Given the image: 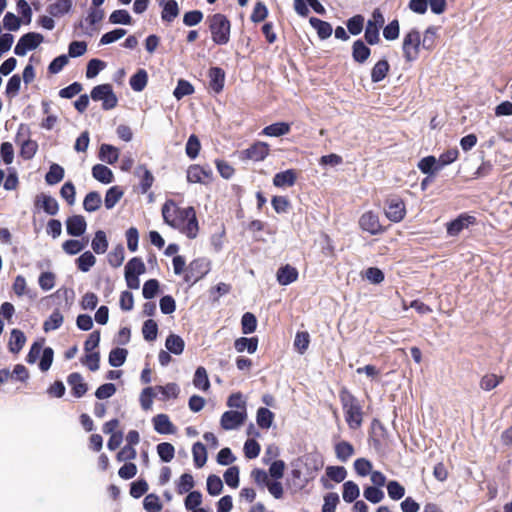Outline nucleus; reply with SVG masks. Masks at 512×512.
Instances as JSON below:
<instances>
[{
    "label": "nucleus",
    "mask_w": 512,
    "mask_h": 512,
    "mask_svg": "<svg viewBox=\"0 0 512 512\" xmlns=\"http://www.w3.org/2000/svg\"><path fill=\"white\" fill-rule=\"evenodd\" d=\"M339 398L344 410L345 420L351 429H358L362 425V406L358 399L347 389L343 388Z\"/></svg>",
    "instance_id": "obj_1"
},
{
    "label": "nucleus",
    "mask_w": 512,
    "mask_h": 512,
    "mask_svg": "<svg viewBox=\"0 0 512 512\" xmlns=\"http://www.w3.org/2000/svg\"><path fill=\"white\" fill-rule=\"evenodd\" d=\"M212 40L217 45H226L230 40L231 24L228 18L216 13L208 18Z\"/></svg>",
    "instance_id": "obj_2"
},
{
    "label": "nucleus",
    "mask_w": 512,
    "mask_h": 512,
    "mask_svg": "<svg viewBox=\"0 0 512 512\" xmlns=\"http://www.w3.org/2000/svg\"><path fill=\"white\" fill-rule=\"evenodd\" d=\"M93 101H101L104 110H111L117 106L118 98L115 95L110 84H100L95 86L90 93Z\"/></svg>",
    "instance_id": "obj_3"
},
{
    "label": "nucleus",
    "mask_w": 512,
    "mask_h": 512,
    "mask_svg": "<svg viewBox=\"0 0 512 512\" xmlns=\"http://www.w3.org/2000/svg\"><path fill=\"white\" fill-rule=\"evenodd\" d=\"M421 46L420 33L416 29H412L404 36L402 49L403 55L407 62H413L419 57Z\"/></svg>",
    "instance_id": "obj_4"
},
{
    "label": "nucleus",
    "mask_w": 512,
    "mask_h": 512,
    "mask_svg": "<svg viewBox=\"0 0 512 512\" xmlns=\"http://www.w3.org/2000/svg\"><path fill=\"white\" fill-rule=\"evenodd\" d=\"M385 19L379 9H375L371 19L367 21L364 37L368 44L375 45L379 42V30L384 25Z\"/></svg>",
    "instance_id": "obj_5"
},
{
    "label": "nucleus",
    "mask_w": 512,
    "mask_h": 512,
    "mask_svg": "<svg viewBox=\"0 0 512 512\" xmlns=\"http://www.w3.org/2000/svg\"><path fill=\"white\" fill-rule=\"evenodd\" d=\"M44 40L43 35L36 32H29L20 37L15 48L14 53L18 56H24L29 50L36 49Z\"/></svg>",
    "instance_id": "obj_6"
},
{
    "label": "nucleus",
    "mask_w": 512,
    "mask_h": 512,
    "mask_svg": "<svg viewBox=\"0 0 512 512\" xmlns=\"http://www.w3.org/2000/svg\"><path fill=\"white\" fill-rule=\"evenodd\" d=\"M210 270V263L206 258H198L193 260L188 268L185 275L187 282H197L202 279Z\"/></svg>",
    "instance_id": "obj_7"
},
{
    "label": "nucleus",
    "mask_w": 512,
    "mask_h": 512,
    "mask_svg": "<svg viewBox=\"0 0 512 512\" xmlns=\"http://www.w3.org/2000/svg\"><path fill=\"white\" fill-rule=\"evenodd\" d=\"M212 176L213 172L209 166L191 165L187 170V181L189 183L207 185L211 182Z\"/></svg>",
    "instance_id": "obj_8"
},
{
    "label": "nucleus",
    "mask_w": 512,
    "mask_h": 512,
    "mask_svg": "<svg viewBox=\"0 0 512 512\" xmlns=\"http://www.w3.org/2000/svg\"><path fill=\"white\" fill-rule=\"evenodd\" d=\"M247 411L229 410L222 414L220 425L224 430H234L244 424Z\"/></svg>",
    "instance_id": "obj_9"
},
{
    "label": "nucleus",
    "mask_w": 512,
    "mask_h": 512,
    "mask_svg": "<svg viewBox=\"0 0 512 512\" xmlns=\"http://www.w3.org/2000/svg\"><path fill=\"white\" fill-rule=\"evenodd\" d=\"M405 204L398 197H391L386 202L385 215L392 222H400L405 216Z\"/></svg>",
    "instance_id": "obj_10"
},
{
    "label": "nucleus",
    "mask_w": 512,
    "mask_h": 512,
    "mask_svg": "<svg viewBox=\"0 0 512 512\" xmlns=\"http://www.w3.org/2000/svg\"><path fill=\"white\" fill-rule=\"evenodd\" d=\"M269 145L265 142H256L242 151L243 158L258 162L264 160L269 154Z\"/></svg>",
    "instance_id": "obj_11"
},
{
    "label": "nucleus",
    "mask_w": 512,
    "mask_h": 512,
    "mask_svg": "<svg viewBox=\"0 0 512 512\" xmlns=\"http://www.w3.org/2000/svg\"><path fill=\"white\" fill-rule=\"evenodd\" d=\"M359 225L371 235H377L383 231L378 216L372 211H368L361 216Z\"/></svg>",
    "instance_id": "obj_12"
},
{
    "label": "nucleus",
    "mask_w": 512,
    "mask_h": 512,
    "mask_svg": "<svg viewBox=\"0 0 512 512\" xmlns=\"http://www.w3.org/2000/svg\"><path fill=\"white\" fill-rule=\"evenodd\" d=\"M87 228V223L82 215H73L66 220V230L70 236H82Z\"/></svg>",
    "instance_id": "obj_13"
},
{
    "label": "nucleus",
    "mask_w": 512,
    "mask_h": 512,
    "mask_svg": "<svg viewBox=\"0 0 512 512\" xmlns=\"http://www.w3.org/2000/svg\"><path fill=\"white\" fill-rule=\"evenodd\" d=\"M475 222V217L461 214L455 220L447 224V233L450 236H457L463 229Z\"/></svg>",
    "instance_id": "obj_14"
},
{
    "label": "nucleus",
    "mask_w": 512,
    "mask_h": 512,
    "mask_svg": "<svg viewBox=\"0 0 512 512\" xmlns=\"http://www.w3.org/2000/svg\"><path fill=\"white\" fill-rule=\"evenodd\" d=\"M35 205L44 210L48 215H56L59 211V204L55 198L52 196L41 193L36 196Z\"/></svg>",
    "instance_id": "obj_15"
},
{
    "label": "nucleus",
    "mask_w": 512,
    "mask_h": 512,
    "mask_svg": "<svg viewBox=\"0 0 512 512\" xmlns=\"http://www.w3.org/2000/svg\"><path fill=\"white\" fill-rule=\"evenodd\" d=\"M67 383L71 387L72 394L76 398H81L84 396L88 390L87 383L84 382L81 374L74 372L71 373L67 378Z\"/></svg>",
    "instance_id": "obj_16"
},
{
    "label": "nucleus",
    "mask_w": 512,
    "mask_h": 512,
    "mask_svg": "<svg viewBox=\"0 0 512 512\" xmlns=\"http://www.w3.org/2000/svg\"><path fill=\"white\" fill-rule=\"evenodd\" d=\"M276 277L280 285L287 286L297 280L298 271L295 267L286 264L278 269Z\"/></svg>",
    "instance_id": "obj_17"
},
{
    "label": "nucleus",
    "mask_w": 512,
    "mask_h": 512,
    "mask_svg": "<svg viewBox=\"0 0 512 512\" xmlns=\"http://www.w3.org/2000/svg\"><path fill=\"white\" fill-rule=\"evenodd\" d=\"M209 86L215 92L219 93L222 91L225 82V72L220 67H212L208 73Z\"/></svg>",
    "instance_id": "obj_18"
},
{
    "label": "nucleus",
    "mask_w": 512,
    "mask_h": 512,
    "mask_svg": "<svg viewBox=\"0 0 512 512\" xmlns=\"http://www.w3.org/2000/svg\"><path fill=\"white\" fill-rule=\"evenodd\" d=\"M135 176L140 179L141 193L145 194L151 188L154 182V176L151 171L147 169L145 165H139L134 172Z\"/></svg>",
    "instance_id": "obj_19"
},
{
    "label": "nucleus",
    "mask_w": 512,
    "mask_h": 512,
    "mask_svg": "<svg viewBox=\"0 0 512 512\" xmlns=\"http://www.w3.org/2000/svg\"><path fill=\"white\" fill-rule=\"evenodd\" d=\"M297 179L296 172L293 169H288L278 172L273 177V184L276 187H291L295 184Z\"/></svg>",
    "instance_id": "obj_20"
},
{
    "label": "nucleus",
    "mask_w": 512,
    "mask_h": 512,
    "mask_svg": "<svg viewBox=\"0 0 512 512\" xmlns=\"http://www.w3.org/2000/svg\"><path fill=\"white\" fill-rule=\"evenodd\" d=\"M153 425L159 434H173L175 427L166 414H158L153 417Z\"/></svg>",
    "instance_id": "obj_21"
},
{
    "label": "nucleus",
    "mask_w": 512,
    "mask_h": 512,
    "mask_svg": "<svg viewBox=\"0 0 512 512\" xmlns=\"http://www.w3.org/2000/svg\"><path fill=\"white\" fill-rule=\"evenodd\" d=\"M371 55L370 48L365 43L358 39L352 46V58L357 63H364Z\"/></svg>",
    "instance_id": "obj_22"
},
{
    "label": "nucleus",
    "mask_w": 512,
    "mask_h": 512,
    "mask_svg": "<svg viewBox=\"0 0 512 512\" xmlns=\"http://www.w3.org/2000/svg\"><path fill=\"white\" fill-rule=\"evenodd\" d=\"M309 23L317 31L320 39L324 40L332 35L333 28L330 23L316 17H311Z\"/></svg>",
    "instance_id": "obj_23"
},
{
    "label": "nucleus",
    "mask_w": 512,
    "mask_h": 512,
    "mask_svg": "<svg viewBox=\"0 0 512 512\" xmlns=\"http://www.w3.org/2000/svg\"><path fill=\"white\" fill-rule=\"evenodd\" d=\"M234 346L236 351L239 353L247 351L249 354H253L257 350L258 339L256 337H240L235 340Z\"/></svg>",
    "instance_id": "obj_24"
},
{
    "label": "nucleus",
    "mask_w": 512,
    "mask_h": 512,
    "mask_svg": "<svg viewBox=\"0 0 512 512\" xmlns=\"http://www.w3.org/2000/svg\"><path fill=\"white\" fill-rule=\"evenodd\" d=\"M26 337L25 334L19 329H13L9 340V351L11 353H19L25 345Z\"/></svg>",
    "instance_id": "obj_25"
},
{
    "label": "nucleus",
    "mask_w": 512,
    "mask_h": 512,
    "mask_svg": "<svg viewBox=\"0 0 512 512\" xmlns=\"http://www.w3.org/2000/svg\"><path fill=\"white\" fill-rule=\"evenodd\" d=\"M92 175L96 180L103 184H109L114 179L112 170L102 164H96L93 166Z\"/></svg>",
    "instance_id": "obj_26"
},
{
    "label": "nucleus",
    "mask_w": 512,
    "mask_h": 512,
    "mask_svg": "<svg viewBox=\"0 0 512 512\" xmlns=\"http://www.w3.org/2000/svg\"><path fill=\"white\" fill-rule=\"evenodd\" d=\"M99 158L107 164H114L119 158V150L110 144H102L99 150Z\"/></svg>",
    "instance_id": "obj_27"
},
{
    "label": "nucleus",
    "mask_w": 512,
    "mask_h": 512,
    "mask_svg": "<svg viewBox=\"0 0 512 512\" xmlns=\"http://www.w3.org/2000/svg\"><path fill=\"white\" fill-rule=\"evenodd\" d=\"M290 131V124L286 122H277L266 126L262 130V134L270 137H280L288 134Z\"/></svg>",
    "instance_id": "obj_28"
},
{
    "label": "nucleus",
    "mask_w": 512,
    "mask_h": 512,
    "mask_svg": "<svg viewBox=\"0 0 512 512\" xmlns=\"http://www.w3.org/2000/svg\"><path fill=\"white\" fill-rule=\"evenodd\" d=\"M72 8L71 0H57L55 3L50 4L47 7V12L52 17H60L68 13Z\"/></svg>",
    "instance_id": "obj_29"
},
{
    "label": "nucleus",
    "mask_w": 512,
    "mask_h": 512,
    "mask_svg": "<svg viewBox=\"0 0 512 512\" xmlns=\"http://www.w3.org/2000/svg\"><path fill=\"white\" fill-rule=\"evenodd\" d=\"M148 82V74L145 69H139L134 75L131 76L129 84L135 92L144 90Z\"/></svg>",
    "instance_id": "obj_30"
},
{
    "label": "nucleus",
    "mask_w": 512,
    "mask_h": 512,
    "mask_svg": "<svg viewBox=\"0 0 512 512\" xmlns=\"http://www.w3.org/2000/svg\"><path fill=\"white\" fill-rule=\"evenodd\" d=\"M179 207L176 206L173 200H167L162 207V216L166 224L173 227L175 224L177 212Z\"/></svg>",
    "instance_id": "obj_31"
},
{
    "label": "nucleus",
    "mask_w": 512,
    "mask_h": 512,
    "mask_svg": "<svg viewBox=\"0 0 512 512\" xmlns=\"http://www.w3.org/2000/svg\"><path fill=\"white\" fill-rule=\"evenodd\" d=\"M102 204V198L99 192L91 191L89 192L83 201V208L87 212H95L100 208Z\"/></svg>",
    "instance_id": "obj_32"
},
{
    "label": "nucleus",
    "mask_w": 512,
    "mask_h": 512,
    "mask_svg": "<svg viewBox=\"0 0 512 512\" xmlns=\"http://www.w3.org/2000/svg\"><path fill=\"white\" fill-rule=\"evenodd\" d=\"M389 63L387 60L385 59H382V60H379L375 65L374 67L372 68V71H371V80L373 83H378L380 81H382L387 73L389 72Z\"/></svg>",
    "instance_id": "obj_33"
},
{
    "label": "nucleus",
    "mask_w": 512,
    "mask_h": 512,
    "mask_svg": "<svg viewBox=\"0 0 512 512\" xmlns=\"http://www.w3.org/2000/svg\"><path fill=\"white\" fill-rule=\"evenodd\" d=\"M91 247L96 254H104L107 251L108 240L104 231H96L91 242Z\"/></svg>",
    "instance_id": "obj_34"
},
{
    "label": "nucleus",
    "mask_w": 512,
    "mask_h": 512,
    "mask_svg": "<svg viewBox=\"0 0 512 512\" xmlns=\"http://www.w3.org/2000/svg\"><path fill=\"white\" fill-rule=\"evenodd\" d=\"M165 347L170 353L180 355L185 347L184 340L175 334H170L165 341Z\"/></svg>",
    "instance_id": "obj_35"
},
{
    "label": "nucleus",
    "mask_w": 512,
    "mask_h": 512,
    "mask_svg": "<svg viewBox=\"0 0 512 512\" xmlns=\"http://www.w3.org/2000/svg\"><path fill=\"white\" fill-rule=\"evenodd\" d=\"M123 194H124V192L119 186L110 187L105 194V199H104L105 207L107 209L114 208L115 205L122 198Z\"/></svg>",
    "instance_id": "obj_36"
},
{
    "label": "nucleus",
    "mask_w": 512,
    "mask_h": 512,
    "mask_svg": "<svg viewBox=\"0 0 512 512\" xmlns=\"http://www.w3.org/2000/svg\"><path fill=\"white\" fill-rule=\"evenodd\" d=\"M360 495L359 486L353 481H346L343 484V500L347 503L356 502V499Z\"/></svg>",
    "instance_id": "obj_37"
},
{
    "label": "nucleus",
    "mask_w": 512,
    "mask_h": 512,
    "mask_svg": "<svg viewBox=\"0 0 512 512\" xmlns=\"http://www.w3.org/2000/svg\"><path fill=\"white\" fill-rule=\"evenodd\" d=\"M192 455L194 464L197 468H201L206 464L207 461V450L204 444L196 442L192 447Z\"/></svg>",
    "instance_id": "obj_38"
},
{
    "label": "nucleus",
    "mask_w": 512,
    "mask_h": 512,
    "mask_svg": "<svg viewBox=\"0 0 512 512\" xmlns=\"http://www.w3.org/2000/svg\"><path fill=\"white\" fill-rule=\"evenodd\" d=\"M193 385L200 390L207 391L210 388V381L207 375V371L204 367L200 366L196 369Z\"/></svg>",
    "instance_id": "obj_39"
},
{
    "label": "nucleus",
    "mask_w": 512,
    "mask_h": 512,
    "mask_svg": "<svg viewBox=\"0 0 512 512\" xmlns=\"http://www.w3.org/2000/svg\"><path fill=\"white\" fill-rule=\"evenodd\" d=\"M145 264L141 258L133 257L130 259L125 266V275L137 276L145 273Z\"/></svg>",
    "instance_id": "obj_40"
},
{
    "label": "nucleus",
    "mask_w": 512,
    "mask_h": 512,
    "mask_svg": "<svg viewBox=\"0 0 512 512\" xmlns=\"http://www.w3.org/2000/svg\"><path fill=\"white\" fill-rule=\"evenodd\" d=\"M179 15V7L175 0H168L164 3L161 18L165 22H172Z\"/></svg>",
    "instance_id": "obj_41"
},
{
    "label": "nucleus",
    "mask_w": 512,
    "mask_h": 512,
    "mask_svg": "<svg viewBox=\"0 0 512 512\" xmlns=\"http://www.w3.org/2000/svg\"><path fill=\"white\" fill-rule=\"evenodd\" d=\"M438 161L434 156H426L418 163V168L423 174L433 175L440 169H437Z\"/></svg>",
    "instance_id": "obj_42"
},
{
    "label": "nucleus",
    "mask_w": 512,
    "mask_h": 512,
    "mask_svg": "<svg viewBox=\"0 0 512 512\" xmlns=\"http://www.w3.org/2000/svg\"><path fill=\"white\" fill-rule=\"evenodd\" d=\"M354 452L353 446L347 441H341L335 445L336 457L341 462H347Z\"/></svg>",
    "instance_id": "obj_43"
},
{
    "label": "nucleus",
    "mask_w": 512,
    "mask_h": 512,
    "mask_svg": "<svg viewBox=\"0 0 512 512\" xmlns=\"http://www.w3.org/2000/svg\"><path fill=\"white\" fill-rule=\"evenodd\" d=\"M128 351L124 348H114L109 353L108 362L112 367H120L122 366L127 358Z\"/></svg>",
    "instance_id": "obj_44"
},
{
    "label": "nucleus",
    "mask_w": 512,
    "mask_h": 512,
    "mask_svg": "<svg viewBox=\"0 0 512 512\" xmlns=\"http://www.w3.org/2000/svg\"><path fill=\"white\" fill-rule=\"evenodd\" d=\"M96 263V257L90 251H85L76 259L77 267L82 272H88Z\"/></svg>",
    "instance_id": "obj_45"
},
{
    "label": "nucleus",
    "mask_w": 512,
    "mask_h": 512,
    "mask_svg": "<svg viewBox=\"0 0 512 512\" xmlns=\"http://www.w3.org/2000/svg\"><path fill=\"white\" fill-rule=\"evenodd\" d=\"M273 419H274V414L268 408L260 407L257 410L256 421H257V424L259 427H261L263 429L270 428L272 425Z\"/></svg>",
    "instance_id": "obj_46"
},
{
    "label": "nucleus",
    "mask_w": 512,
    "mask_h": 512,
    "mask_svg": "<svg viewBox=\"0 0 512 512\" xmlns=\"http://www.w3.org/2000/svg\"><path fill=\"white\" fill-rule=\"evenodd\" d=\"M64 178V169L58 164H52L45 175V181L49 185H55Z\"/></svg>",
    "instance_id": "obj_47"
},
{
    "label": "nucleus",
    "mask_w": 512,
    "mask_h": 512,
    "mask_svg": "<svg viewBox=\"0 0 512 512\" xmlns=\"http://www.w3.org/2000/svg\"><path fill=\"white\" fill-rule=\"evenodd\" d=\"M64 321L63 315L58 309H55L44 322L43 329L45 332L58 329Z\"/></svg>",
    "instance_id": "obj_48"
},
{
    "label": "nucleus",
    "mask_w": 512,
    "mask_h": 512,
    "mask_svg": "<svg viewBox=\"0 0 512 512\" xmlns=\"http://www.w3.org/2000/svg\"><path fill=\"white\" fill-rule=\"evenodd\" d=\"M193 92V85L187 80L180 79L174 89L173 95L176 99L180 100L185 96L191 95Z\"/></svg>",
    "instance_id": "obj_49"
},
{
    "label": "nucleus",
    "mask_w": 512,
    "mask_h": 512,
    "mask_svg": "<svg viewBox=\"0 0 512 512\" xmlns=\"http://www.w3.org/2000/svg\"><path fill=\"white\" fill-rule=\"evenodd\" d=\"M109 22L111 24L130 25L132 22V18L127 10L119 9L113 11L110 14Z\"/></svg>",
    "instance_id": "obj_50"
},
{
    "label": "nucleus",
    "mask_w": 512,
    "mask_h": 512,
    "mask_svg": "<svg viewBox=\"0 0 512 512\" xmlns=\"http://www.w3.org/2000/svg\"><path fill=\"white\" fill-rule=\"evenodd\" d=\"M183 234H185L188 238L193 239L197 236L198 233V221L196 217V213L188 219L182 227L178 228Z\"/></svg>",
    "instance_id": "obj_51"
},
{
    "label": "nucleus",
    "mask_w": 512,
    "mask_h": 512,
    "mask_svg": "<svg viewBox=\"0 0 512 512\" xmlns=\"http://www.w3.org/2000/svg\"><path fill=\"white\" fill-rule=\"evenodd\" d=\"M157 453L163 462L168 463L174 458L175 448L168 442H162L157 445Z\"/></svg>",
    "instance_id": "obj_52"
},
{
    "label": "nucleus",
    "mask_w": 512,
    "mask_h": 512,
    "mask_svg": "<svg viewBox=\"0 0 512 512\" xmlns=\"http://www.w3.org/2000/svg\"><path fill=\"white\" fill-rule=\"evenodd\" d=\"M142 334L146 341H154L158 334L157 323L152 319L146 320L142 327Z\"/></svg>",
    "instance_id": "obj_53"
},
{
    "label": "nucleus",
    "mask_w": 512,
    "mask_h": 512,
    "mask_svg": "<svg viewBox=\"0 0 512 512\" xmlns=\"http://www.w3.org/2000/svg\"><path fill=\"white\" fill-rule=\"evenodd\" d=\"M241 326L243 334H251L256 330L257 319L254 314L246 312L241 319Z\"/></svg>",
    "instance_id": "obj_54"
},
{
    "label": "nucleus",
    "mask_w": 512,
    "mask_h": 512,
    "mask_svg": "<svg viewBox=\"0 0 512 512\" xmlns=\"http://www.w3.org/2000/svg\"><path fill=\"white\" fill-rule=\"evenodd\" d=\"M363 496L367 501L373 504L381 502L385 497L384 492L380 488L374 486L366 487L363 491Z\"/></svg>",
    "instance_id": "obj_55"
},
{
    "label": "nucleus",
    "mask_w": 512,
    "mask_h": 512,
    "mask_svg": "<svg viewBox=\"0 0 512 512\" xmlns=\"http://www.w3.org/2000/svg\"><path fill=\"white\" fill-rule=\"evenodd\" d=\"M223 490V482L217 475H209L207 478V492L211 496L219 495Z\"/></svg>",
    "instance_id": "obj_56"
},
{
    "label": "nucleus",
    "mask_w": 512,
    "mask_h": 512,
    "mask_svg": "<svg viewBox=\"0 0 512 512\" xmlns=\"http://www.w3.org/2000/svg\"><path fill=\"white\" fill-rule=\"evenodd\" d=\"M125 259V250L122 245H118L108 255V262L112 267H120Z\"/></svg>",
    "instance_id": "obj_57"
},
{
    "label": "nucleus",
    "mask_w": 512,
    "mask_h": 512,
    "mask_svg": "<svg viewBox=\"0 0 512 512\" xmlns=\"http://www.w3.org/2000/svg\"><path fill=\"white\" fill-rule=\"evenodd\" d=\"M326 475L332 481L340 483L346 478L347 471L343 466H328L326 467Z\"/></svg>",
    "instance_id": "obj_58"
},
{
    "label": "nucleus",
    "mask_w": 512,
    "mask_h": 512,
    "mask_svg": "<svg viewBox=\"0 0 512 512\" xmlns=\"http://www.w3.org/2000/svg\"><path fill=\"white\" fill-rule=\"evenodd\" d=\"M239 468L237 466L229 467L223 475L225 483L231 488L239 486Z\"/></svg>",
    "instance_id": "obj_59"
},
{
    "label": "nucleus",
    "mask_w": 512,
    "mask_h": 512,
    "mask_svg": "<svg viewBox=\"0 0 512 512\" xmlns=\"http://www.w3.org/2000/svg\"><path fill=\"white\" fill-rule=\"evenodd\" d=\"M347 29L352 35H358L362 32L364 26V17L360 14L347 20Z\"/></svg>",
    "instance_id": "obj_60"
},
{
    "label": "nucleus",
    "mask_w": 512,
    "mask_h": 512,
    "mask_svg": "<svg viewBox=\"0 0 512 512\" xmlns=\"http://www.w3.org/2000/svg\"><path fill=\"white\" fill-rule=\"evenodd\" d=\"M106 67V63L100 59H91L87 64L86 77L88 79L95 78L101 70Z\"/></svg>",
    "instance_id": "obj_61"
},
{
    "label": "nucleus",
    "mask_w": 512,
    "mask_h": 512,
    "mask_svg": "<svg viewBox=\"0 0 512 512\" xmlns=\"http://www.w3.org/2000/svg\"><path fill=\"white\" fill-rule=\"evenodd\" d=\"M194 485L195 482L193 476L189 473H184L181 475L177 484V492L178 494L191 492L190 490L194 487Z\"/></svg>",
    "instance_id": "obj_62"
},
{
    "label": "nucleus",
    "mask_w": 512,
    "mask_h": 512,
    "mask_svg": "<svg viewBox=\"0 0 512 512\" xmlns=\"http://www.w3.org/2000/svg\"><path fill=\"white\" fill-rule=\"evenodd\" d=\"M143 507L147 512H159L162 509V504L157 495L148 494L144 498Z\"/></svg>",
    "instance_id": "obj_63"
},
{
    "label": "nucleus",
    "mask_w": 512,
    "mask_h": 512,
    "mask_svg": "<svg viewBox=\"0 0 512 512\" xmlns=\"http://www.w3.org/2000/svg\"><path fill=\"white\" fill-rule=\"evenodd\" d=\"M339 503V495L335 492L327 493L324 496V504L322 512H335L337 504Z\"/></svg>",
    "instance_id": "obj_64"
}]
</instances>
